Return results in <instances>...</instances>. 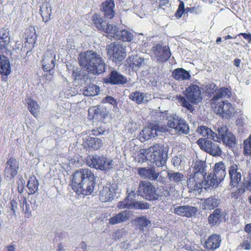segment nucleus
Segmentation results:
<instances>
[{
	"label": "nucleus",
	"mask_w": 251,
	"mask_h": 251,
	"mask_svg": "<svg viewBox=\"0 0 251 251\" xmlns=\"http://www.w3.org/2000/svg\"><path fill=\"white\" fill-rule=\"evenodd\" d=\"M38 181L35 177H30L26 186L28 189V194L32 195L36 193L38 190Z\"/></svg>",
	"instance_id": "nucleus-45"
},
{
	"label": "nucleus",
	"mask_w": 251,
	"mask_h": 251,
	"mask_svg": "<svg viewBox=\"0 0 251 251\" xmlns=\"http://www.w3.org/2000/svg\"><path fill=\"white\" fill-rule=\"evenodd\" d=\"M25 43L28 44L30 48H33L36 43L37 35L36 30L33 26L27 28L25 32Z\"/></svg>",
	"instance_id": "nucleus-32"
},
{
	"label": "nucleus",
	"mask_w": 251,
	"mask_h": 251,
	"mask_svg": "<svg viewBox=\"0 0 251 251\" xmlns=\"http://www.w3.org/2000/svg\"><path fill=\"white\" fill-rule=\"evenodd\" d=\"M84 71L79 68H74L72 73V77L74 80H81L85 78L84 74Z\"/></svg>",
	"instance_id": "nucleus-48"
},
{
	"label": "nucleus",
	"mask_w": 251,
	"mask_h": 251,
	"mask_svg": "<svg viewBox=\"0 0 251 251\" xmlns=\"http://www.w3.org/2000/svg\"><path fill=\"white\" fill-rule=\"evenodd\" d=\"M172 76L177 80H189L191 75L189 72L183 68H177L172 72Z\"/></svg>",
	"instance_id": "nucleus-37"
},
{
	"label": "nucleus",
	"mask_w": 251,
	"mask_h": 251,
	"mask_svg": "<svg viewBox=\"0 0 251 251\" xmlns=\"http://www.w3.org/2000/svg\"><path fill=\"white\" fill-rule=\"evenodd\" d=\"M138 192L141 196L149 201L156 200L159 197L155 187L149 181H140Z\"/></svg>",
	"instance_id": "nucleus-8"
},
{
	"label": "nucleus",
	"mask_w": 251,
	"mask_h": 251,
	"mask_svg": "<svg viewBox=\"0 0 251 251\" xmlns=\"http://www.w3.org/2000/svg\"><path fill=\"white\" fill-rule=\"evenodd\" d=\"M18 203L16 200L13 199L10 201V210L12 212L13 215H16V210L17 208Z\"/></svg>",
	"instance_id": "nucleus-58"
},
{
	"label": "nucleus",
	"mask_w": 251,
	"mask_h": 251,
	"mask_svg": "<svg viewBox=\"0 0 251 251\" xmlns=\"http://www.w3.org/2000/svg\"><path fill=\"white\" fill-rule=\"evenodd\" d=\"M221 210L220 209H215L213 213L208 217V222L212 226H215L219 223L222 219Z\"/></svg>",
	"instance_id": "nucleus-43"
},
{
	"label": "nucleus",
	"mask_w": 251,
	"mask_h": 251,
	"mask_svg": "<svg viewBox=\"0 0 251 251\" xmlns=\"http://www.w3.org/2000/svg\"><path fill=\"white\" fill-rule=\"evenodd\" d=\"M212 174L219 180V182H221L224 179L226 174V166L222 161L215 164L214 173Z\"/></svg>",
	"instance_id": "nucleus-34"
},
{
	"label": "nucleus",
	"mask_w": 251,
	"mask_h": 251,
	"mask_svg": "<svg viewBox=\"0 0 251 251\" xmlns=\"http://www.w3.org/2000/svg\"><path fill=\"white\" fill-rule=\"evenodd\" d=\"M19 161L13 156H8L5 163L4 174L5 176L13 179L17 175L19 170Z\"/></svg>",
	"instance_id": "nucleus-12"
},
{
	"label": "nucleus",
	"mask_w": 251,
	"mask_h": 251,
	"mask_svg": "<svg viewBox=\"0 0 251 251\" xmlns=\"http://www.w3.org/2000/svg\"><path fill=\"white\" fill-rule=\"evenodd\" d=\"M179 2L178 7L175 15L177 19H180L183 14H188L189 12H193L195 7H187L185 8V4L183 1L179 0Z\"/></svg>",
	"instance_id": "nucleus-44"
},
{
	"label": "nucleus",
	"mask_w": 251,
	"mask_h": 251,
	"mask_svg": "<svg viewBox=\"0 0 251 251\" xmlns=\"http://www.w3.org/2000/svg\"><path fill=\"white\" fill-rule=\"evenodd\" d=\"M82 145L85 149L97 151L102 147L103 143L100 139L88 136L83 139Z\"/></svg>",
	"instance_id": "nucleus-22"
},
{
	"label": "nucleus",
	"mask_w": 251,
	"mask_h": 251,
	"mask_svg": "<svg viewBox=\"0 0 251 251\" xmlns=\"http://www.w3.org/2000/svg\"><path fill=\"white\" fill-rule=\"evenodd\" d=\"M166 127L160 126L158 124L150 123L140 133L139 138L142 142L148 140L157 135V132H165Z\"/></svg>",
	"instance_id": "nucleus-10"
},
{
	"label": "nucleus",
	"mask_w": 251,
	"mask_h": 251,
	"mask_svg": "<svg viewBox=\"0 0 251 251\" xmlns=\"http://www.w3.org/2000/svg\"><path fill=\"white\" fill-rule=\"evenodd\" d=\"M17 184H18V186H17L18 192L19 193L21 194L23 192L24 190V188H25L24 183L22 182V180H21L20 182L19 181L17 182Z\"/></svg>",
	"instance_id": "nucleus-61"
},
{
	"label": "nucleus",
	"mask_w": 251,
	"mask_h": 251,
	"mask_svg": "<svg viewBox=\"0 0 251 251\" xmlns=\"http://www.w3.org/2000/svg\"><path fill=\"white\" fill-rule=\"evenodd\" d=\"M144 59L140 56L136 55L129 56L125 63L127 68L131 69L133 71H136L141 66Z\"/></svg>",
	"instance_id": "nucleus-27"
},
{
	"label": "nucleus",
	"mask_w": 251,
	"mask_h": 251,
	"mask_svg": "<svg viewBox=\"0 0 251 251\" xmlns=\"http://www.w3.org/2000/svg\"><path fill=\"white\" fill-rule=\"evenodd\" d=\"M116 194L115 189L111 184H108L103 187L99 194V199L102 202L111 201Z\"/></svg>",
	"instance_id": "nucleus-21"
},
{
	"label": "nucleus",
	"mask_w": 251,
	"mask_h": 251,
	"mask_svg": "<svg viewBox=\"0 0 251 251\" xmlns=\"http://www.w3.org/2000/svg\"><path fill=\"white\" fill-rule=\"evenodd\" d=\"M246 190V185L244 184L241 185L237 190L232 192L230 194L231 199L237 200L245 192Z\"/></svg>",
	"instance_id": "nucleus-49"
},
{
	"label": "nucleus",
	"mask_w": 251,
	"mask_h": 251,
	"mask_svg": "<svg viewBox=\"0 0 251 251\" xmlns=\"http://www.w3.org/2000/svg\"><path fill=\"white\" fill-rule=\"evenodd\" d=\"M107 54L115 63H121L125 59L126 52L123 46L116 42L111 43L107 47Z\"/></svg>",
	"instance_id": "nucleus-7"
},
{
	"label": "nucleus",
	"mask_w": 251,
	"mask_h": 251,
	"mask_svg": "<svg viewBox=\"0 0 251 251\" xmlns=\"http://www.w3.org/2000/svg\"><path fill=\"white\" fill-rule=\"evenodd\" d=\"M206 164L204 161L196 160L193 167V172L191 174L204 177L206 176Z\"/></svg>",
	"instance_id": "nucleus-33"
},
{
	"label": "nucleus",
	"mask_w": 251,
	"mask_h": 251,
	"mask_svg": "<svg viewBox=\"0 0 251 251\" xmlns=\"http://www.w3.org/2000/svg\"><path fill=\"white\" fill-rule=\"evenodd\" d=\"M95 184V176L90 170L79 169L73 173L70 185L77 194L87 196L92 193Z\"/></svg>",
	"instance_id": "nucleus-1"
},
{
	"label": "nucleus",
	"mask_w": 251,
	"mask_h": 251,
	"mask_svg": "<svg viewBox=\"0 0 251 251\" xmlns=\"http://www.w3.org/2000/svg\"><path fill=\"white\" fill-rule=\"evenodd\" d=\"M79 64L89 73L99 75L105 72L106 65L100 56L95 51L89 50L81 54Z\"/></svg>",
	"instance_id": "nucleus-2"
},
{
	"label": "nucleus",
	"mask_w": 251,
	"mask_h": 251,
	"mask_svg": "<svg viewBox=\"0 0 251 251\" xmlns=\"http://www.w3.org/2000/svg\"><path fill=\"white\" fill-rule=\"evenodd\" d=\"M104 100L105 101V102L108 103L113 105L114 106H116V107L117 106L118 103H117V100L116 99H115L112 96L106 97L104 98Z\"/></svg>",
	"instance_id": "nucleus-56"
},
{
	"label": "nucleus",
	"mask_w": 251,
	"mask_h": 251,
	"mask_svg": "<svg viewBox=\"0 0 251 251\" xmlns=\"http://www.w3.org/2000/svg\"><path fill=\"white\" fill-rule=\"evenodd\" d=\"M185 96V97L182 96L178 97L179 102L182 107L186 108L192 113L194 108L189 102L193 104H197L202 100L200 87L196 84H191L186 89Z\"/></svg>",
	"instance_id": "nucleus-4"
},
{
	"label": "nucleus",
	"mask_w": 251,
	"mask_h": 251,
	"mask_svg": "<svg viewBox=\"0 0 251 251\" xmlns=\"http://www.w3.org/2000/svg\"><path fill=\"white\" fill-rule=\"evenodd\" d=\"M167 155L158 144L149 147L147 150L137 152L135 160L138 162H144L147 160L155 164L157 167H162L166 163Z\"/></svg>",
	"instance_id": "nucleus-3"
},
{
	"label": "nucleus",
	"mask_w": 251,
	"mask_h": 251,
	"mask_svg": "<svg viewBox=\"0 0 251 251\" xmlns=\"http://www.w3.org/2000/svg\"><path fill=\"white\" fill-rule=\"evenodd\" d=\"M25 102L28 110L33 117L37 118L40 110V106L38 102L31 97H27L25 99Z\"/></svg>",
	"instance_id": "nucleus-31"
},
{
	"label": "nucleus",
	"mask_w": 251,
	"mask_h": 251,
	"mask_svg": "<svg viewBox=\"0 0 251 251\" xmlns=\"http://www.w3.org/2000/svg\"><path fill=\"white\" fill-rule=\"evenodd\" d=\"M6 251H15V247L13 245H9L6 247Z\"/></svg>",
	"instance_id": "nucleus-64"
},
{
	"label": "nucleus",
	"mask_w": 251,
	"mask_h": 251,
	"mask_svg": "<svg viewBox=\"0 0 251 251\" xmlns=\"http://www.w3.org/2000/svg\"><path fill=\"white\" fill-rule=\"evenodd\" d=\"M146 94L135 91L132 92L129 96V98L131 100L136 102L138 104H142L147 101L145 99Z\"/></svg>",
	"instance_id": "nucleus-40"
},
{
	"label": "nucleus",
	"mask_w": 251,
	"mask_h": 251,
	"mask_svg": "<svg viewBox=\"0 0 251 251\" xmlns=\"http://www.w3.org/2000/svg\"><path fill=\"white\" fill-rule=\"evenodd\" d=\"M92 22L95 27L98 30L104 32L106 36L110 38H117V26L113 25L105 22L100 17V14L96 13L94 14L91 19Z\"/></svg>",
	"instance_id": "nucleus-5"
},
{
	"label": "nucleus",
	"mask_w": 251,
	"mask_h": 251,
	"mask_svg": "<svg viewBox=\"0 0 251 251\" xmlns=\"http://www.w3.org/2000/svg\"><path fill=\"white\" fill-rule=\"evenodd\" d=\"M97 90H99V87L95 85H89L86 88L84 94L87 96H94L98 94V91Z\"/></svg>",
	"instance_id": "nucleus-50"
},
{
	"label": "nucleus",
	"mask_w": 251,
	"mask_h": 251,
	"mask_svg": "<svg viewBox=\"0 0 251 251\" xmlns=\"http://www.w3.org/2000/svg\"><path fill=\"white\" fill-rule=\"evenodd\" d=\"M197 212V208L189 205L179 206L174 209V212L176 214L187 218L195 216Z\"/></svg>",
	"instance_id": "nucleus-26"
},
{
	"label": "nucleus",
	"mask_w": 251,
	"mask_h": 251,
	"mask_svg": "<svg viewBox=\"0 0 251 251\" xmlns=\"http://www.w3.org/2000/svg\"><path fill=\"white\" fill-rule=\"evenodd\" d=\"M220 183L212 173H210L203 179V188L205 189L214 188L218 186Z\"/></svg>",
	"instance_id": "nucleus-36"
},
{
	"label": "nucleus",
	"mask_w": 251,
	"mask_h": 251,
	"mask_svg": "<svg viewBox=\"0 0 251 251\" xmlns=\"http://www.w3.org/2000/svg\"><path fill=\"white\" fill-rule=\"evenodd\" d=\"M204 177L200 176L199 175L188 174L187 176V185L190 192H201L203 188V179Z\"/></svg>",
	"instance_id": "nucleus-15"
},
{
	"label": "nucleus",
	"mask_w": 251,
	"mask_h": 251,
	"mask_svg": "<svg viewBox=\"0 0 251 251\" xmlns=\"http://www.w3.org/2000/svg\"><path fill=\"white\" fill-rule=\"evenodd\" d=\"M10 37L8 32L3 33L0 37V54L11 55L12 53L9 48Z\"/></svg>",
	"instance_id": "nucleus-25"
},
{
	"label": "nucleus",
	"mask_w": 251,
	"mask_h": 251,
	"mask_svg": "<svg viewBox=\"0 0 251 251\" xmlns=\"http://www.w3.org/2000/svg\"><path fill=\"white\" fill-rule=\"evenodd\" d=\"M167 126L174 129L176 132L179 134H186L189 131V126L184 120L174 117H171L168 120Z\"/></svg>",
	"instance_id": "nucleus-13"
},
{
	"label": "nucleus",
	"mask_w": 251,
	"mask_h": 251,
	"mask_svg": "<svg viewBox=\"0 0 251 251\" xmlns=\"http://www.w3.org/2000/svg\"><path fill=\"white\" fill-rule=\"evenodd\" d=\"M244 152L246 155H251V136L244 142Z\"/></svg>",
	"instance_id": "nucleus-52"
},
{
	"label": "nucleus",
	"mask_w": 251,
	"mask_h": 251,
	"mask_svg": "<svg viewBox=\"0 0 251 251\" xmlns=\"http://www.w3.org/2000/svg\"><path fill=\"white\" fill-rule=\"evenodd\" d=\"M219 203V200L215 196H212L204 200L202 208L204 210H213L218 207Z\"/></svg>",
	"instance_id": "nucleus-39"
},
{
	"label": "nucleus",
	"mask_w": 251,
	"mask_h": 251,
	"mask_svg": "<svg viewBox=\"0 0 251 251\" xmlns=\"http://www.w3.org/2000/svg\"><path fill=\"white\" fill-rule=\"evenodd\" d=\"M19 203L20 208L24 212L25 218H29L31 215V210L30 204L27 203L26 198L21 196L19 200Z\"/></svg>",
	"instance_id": "nucleus-41"
},
{
	"label": "nucleus",
	"mask_w": 251,
	"mask_h": 251,
	"mask_svg": "<svg viewBox=\"0 0 251 251\" xmlns=\"http://www.w3.org/2000/svg\"><path fill=\"white\" fill-rule=\"evenodd\" d=\"M197 143L201 150L213 156H220L222 154V151L216 143L203 138L199 139Z\"/></svg>",
	"instance_id": "nucleus-11"
},
{
	"label": "nucleus",
	"mask_w": 251,
	"mask_h": 251,
	"mask_svg": "<svg viewBox=\"0 0 251 251\" xmlns=\"http://www.w3.org/2000/svg\"><path fill=\"white\" fill-rule=\"evenodd\" d=\"M198 131L202 136L206 138L205 139H208L209 133L211 132V129L206 126H201L198 128Z\"/></svg>",
	"instance_id": "nucleus-54"
},
{
	"label": "nucleus",
	"mask_w": 251,
	"mask_h": 251,
	"mask_svg": "<svg viewBox=\"0 0 251 251\" xmlns=\"http://www.w3.org/2000/svg\"><path fill=\"white\" fill-rule=\"evenodd\" d=\"M251 241L249 240V238L247 237V239L244 238L243 242L240 244V246L245 248L246 250H250L251 249Z\"/></svg>",
	"instance_id": "nucleus-57"
},
{
	"label": "nucleus",
	"mask_w": 251,
	"mask_h": 251,
	"mask_svg": "<svg viewBox=\"0 0 251 251\" xmlns=\"http://www.w3.org/2000/svg\"><path fill=\"white\" fill-rule=\"evenodd\" d=\"M133 208L136 209H148L150 208V204L145 202L135 201L133 206Z\"/></svg>",
	"instance_id": "nucleus-53"
},
{
	"label": "nucleus",
	"mask_w": 251,
	"mask_h": 251,
	"mask_svg": "<svg viewBox=\"0 0 251 251\" xmlns=\"http://www.w3.org/2000/svg\"><path fill=\"white\" fill-rule=\"evenodd\" d=\"M117 37L116 38L122 40L124 42H130L133 39L132 34L127 30L121 31L120 34L118 33V29L117 27Z\"/></svg>",
	"instance_id": "nucleus-46"
},
{
	"label": "nucleus",
	"mask_w": 251,
	"mask_h": 251,
	"mask_svg": "<svg viewBox=\"0 0 251 251\" xmlns=\"http://www.w3.org/2000/svg\"><path fill=\"white\" fill-rule=\"evenodd\" d=\"M241 63V60L238 58H236L234 60V64L236 67H239Z\"/></svg>",
	"instance_id": "nucleus-63"
},
{
	"label": "nucleus",
	"mask_w": 251,
	"mask_h": 251,
	"mask_svg": "<svg viewBox=\"0 0 251 251\" xmlns=\"http://www.w3.org/2000/svg\"><path fill=\"white\" fill-rule=\"evenodd\" d=\"M108 115L109 111L105 107L97 105L89 107L88 119L94 122L103 123Z\"/></svg>",
	"instance_id": "nucleus-9"
},
{
	"label": "nucleus",
	"mask_w": 251,
	"mask_h": 251,
	"mask_svg": "<svg viewBox=\"0 0 251 251\" xmlns=\"http://www.w3.org/2000/svg\"><path fill=\"white\" fill-rule=\"evenodd\" d=\"M242 36L245 39H246L248 43H251V34L247 33H240L236 35L234 38H236L237 36Z\"/></svg>",
	"instance_id": "nucleus-59"
},
{
	"label": "nucleus",
	"mask_w": 251,
	"mask_h": 251,
	"mask_svg": "<svg viewBox=\"0 0 251 251\" xmlns=\"http://www.w3.org/2000/svg\"><path fill=\"white\" fill-rule=\"evenodd\" d=\"M86 162L89 167L102 171H107L112 166V160H107L103 156L88 155L86 157Z\"/></svg>",
	"instance_id": "nucleus-6"
},
{
	"label": "nucleus",
	"mask_w": 251,
	"mask_h": 251,
	"mask_svg": "<svg viewBox=\"0 0 251 251\" xmlns=\"http://www.w3.org/2000/svg\"><path fill=\"white\" fill-rule=\"evenodd\" d=\"M229 175L230 177L229 185L231 187H236L241 180V174L239 171L238 166L233 164L229 167Z\"/></svg>",
	"instance_id": "nucleus-24"
},
{
	"label": "nucleus",
	"mask_w": 251,
	"mask_h": 251,
	"mask_svg": "<svg viewBox=\"0 0 251 251\" xmlns=\"http://www.w3.org/2000/svg\"><path fill=\"white\" fill-rule=\"evenodd\" d=\"M231 96V89L225 87H221L216 92L215 95L213 97L214 100H217L220 98H230Z\"/></svg>",
	"instance_id": "nucleus-42"
},
{
	"label": "nucleus",
	"mask_w": 251,
	"mask_h": 251,
	"mask_svg": "<svg viewBox=\"0 0 251 251\" xmlns=\"http://www.w3.org/2000/svg\"><path fill=\"white\" fill-rule=\"evenodd\" d=\"M6 55L0 54V74L7 76L11 72V65Z\"/></svg>",
	"instance_id": "nucleus-30"
},
{
	"label": "nucleus",
	"mask_w": 251,
	"mask_h": 251,
	"mask_svg": "<svg viewBox=\"0 0 251 251\" xmlns=\"http://www.w3.org/2000/svg\"><path fill=\"white\" fill-rule=\"evenodd\" d=\"M215 110L223 118H230L235 113L234 107L227 101L223 100L218 103L215 107Z\"/></svg>",
	"instance_id": "nucleus-14"
},
{
	"label": "nucleus",
	"mask_w": 251,
	"mask_h": 251,
	"mask_svg": "<svg viewBox=\"0 0 251 251\" xmlns=\"http://www.w3.org/2000/svg\"><path fill=\"white\" fill-rule=\"evenodd\" d=\"M137 172L141 177L152 181L156 180L160 174V173L155 171L154 167L138 168Z\"/></svg>",
	"instance_id": "nucleus-19"
},
{
	"label": "nucleus",
	"mask_w": 251,
	"mask_h": 251,
	"mask_svg": "<svg viewBox=\"0 0 251 251\" xmlns=\"http://www.w3.org/2000/svg\"><path fill=\"white\" fill-rule=\"evenodd\" d=\"M127 196L124 201H120L118 204V207L120 209L123 208H133L135 201L133 199L135 197V194L134 191L126 192Z\"/></svg>",
	"instance_id": "nucleus-28"
},
{
	"label": "nucleus",
	"mask_w": 251,
	"mask_h": 251,
	"mask_svg": "<svg viewBox=\"0 0 251 251\" xmlns=\"http://www.w3.org/2000/svg\"><path fill=\"white\" fill-rule=\"evenodd\" d=\"M246 187L250 190H251V174L249 175V179L246 183Z\"/></svg>",
	"instance_id": "nucleus-62"
},
{
	"label": "nucleus",
	"mask_w": 251,
	"mask_h": 251,
	"mask_svg": "<svg viewBox=\"0 0 251 251\" xmlns=\"http://www.w3.org/2000/svg\"><path fill=\"white\" fill-rule=\"evenodd\" d=\"M56 57L54 52L48 50L44 53L42 61V69L45 72H50L55 65Z\"/></svg>",
	"instance_id": "nucleus-18"
},
{
	"label": "nucleus",
	"mask_w": 251,
	"mask_h": 251,
	"mask_svg": "<svg viewBox=\"0 0 251 251\" xmlns=\"http://www.w3.org/2000/svg\"><path fill=\"white\" fill-rule=\"evenodd\" d=\"M128 217V213L126 210L123 211L111 217L109 224L112 225L119 224L127 220Z\"/></svg>",
	"instance_id": "nucleus-38"
},
{
	"label": "nucleus",
	"mask_w": 251,
	"mask_h": 251,
	"mask_svg": "<svg viewBox=\"0 0 251 251\" xmlns=\"http://www.w3.org/2000/svg\"><path fill=\"white\" fill-rule=\"evenodd\" d=\"M167 177L170 181L178 183L183 180L184 175L179 172H169Z\"/></svg>",
	"instance_id": "nucleus-47"
},
{
	"label": "nucleus",
	"mask_w": 251,
	"mask_h": 251,
	"mask_svg": "<svg viewBox=\"0 0 251 251\" xmlns=\"http://www.w3.org/2000/svg\"><path fill=\"white\" fill-rule=\"evenodd\" d=\"M153 53L159 62H165L170 58L172 53L168 46H163L160 44H156L153 47Z\"/></svg>",
	"instance_id": "nucleus-16"
},
{
	"label": "nucleus",
	"mask_w": 251,
	"mask_h": 251,
	"mask_svg": "<svg viewBox=\"0 0 251 251\" xmlns=\"http://www.w3.org/2000/svg\"><path fill=\"white\" fill-rule=\"evenodd\" d=\"M244 231L248 234V238L251 241V223L247 224L245 226Z\"/></svg>",
	"instance_id": "nucleus-60"
},
{
	"label": "nucleus",
	"mask_w": 251,
	"mask_h": 251,
	"mask_svg": "<svg viewBox=\"0 0 251 251\" xmlns=\"http://www.w3.org/2000/svg\"><path fill=\"white\" fill-rule=\"evenodd\" d=\"M208 139H211L213 141L219 143H220L221 141V136L219 134L218 135L216 133L214 132L212 130L210 133H209Z\"/></svg>",
	"instance_id": "nucleus-55"
},
{
	"label": "nucleus",
	"mask_w": 251,
	"mask_h": 251,
	"mask_svg": "<svg viewBox=\"0 0 251 251\" xmlns=\"http://www.w3.org/2000/svg\"><path fill=\"white\" fill-rule=\"evenodd\" d=\"M40 13L45 23L48 22L50 19L51 9L49 2L45 1L42 2L40 8Z\"/></svg>",
	"instance_id": "nucleus-35"
},
{
	"label": "nucleus",
	"mask_w": 251,
	"mask_h": 251,
	"mask_svg": "<svg viewBox=\"0 0 251 251\" xmlns=\"http://www.w3.org/2000/svg\"><path fill=\"white\" fill-rule=\"evenodd\" d=\"M115 6L114 0H106L102 3L100 10L103 13L105 18L111 20L114 17Z\"/></svg>",
	"instance_id": "nucleus-20"
},
{
	"label": "nucleus",
	"mask_w": 251,
	"mask_h": 251,
	"mask_svg": "<svg viewBox=\"0 0 251 251\" xmlns=\"http://www.w3.org/2000/svg\"><path fill=\"white\" fill-rule=\"evenodd\" d=\"M218 134L221 136V140L224 144L229 148H233L236 143L235 135L228 131L226 126H223L218 128Z\"/></svg>",
	"instance_id": "nucleus-17"
},
{
	"label": "nucleus",
	"mask_w": 251,
	"mask_h": 251,
	"mask_svg": "<svg viewBox=\"0 0 251 251\" xmlns=\"http://www.w3.org/2000/svg\"><path fill=\"white\" fill-rule=\"evenodd\" d=\"M137 221L138 222L139 229L142 231H144V228H146L148 226L151 224L150 220L145 217H140L137 218Z\"/></svg>",
	"instance_id": "nucleus-51"
},
{
	"label": "nucleus",
	"mask_w": 251,
	"mask_h": 251,
	"mask_svg": "<svg viewBox=\"0 0 251 251\" xmlns=\"http://www.w3.org/2000/svg\"><path fill=\"white\" fill-rule=\"evenodd\" d=\"M221 242V236L217 234H213L205 241L204 247L207 249L215 250L220 247Z\"/></svg>",
	"instance_id": "nucleus-29"
},
{
	"label": "nucleus",
	"mask_w": 251,
	"mask_h": 251,
	"mask_svg": "<svg viewBox=\"0 0 251 251\" xmlns=\"http://www.w3.org/2000/svg\"><path fill=\"white\" fill-rule=\"evenodd\" d=\"M104 82L113 85L125 84L127 82L126 77L116 71H112Z\"/></svg>",
	"instance_id": "nucleus-23"
}]
</instances>
